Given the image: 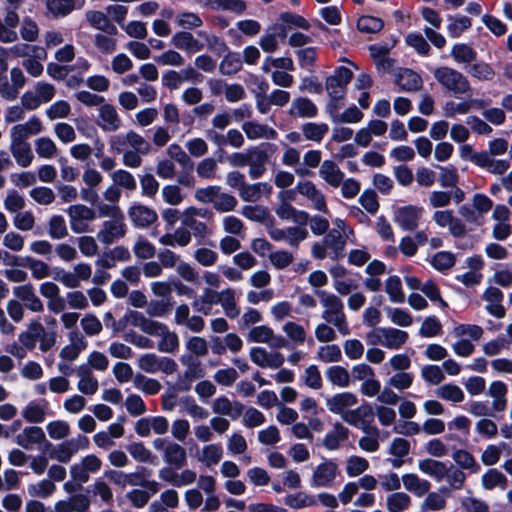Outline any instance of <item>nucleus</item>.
Segmentation results:
<instances>
[{
	"mask_svg": "<svg viewBox=\"0 0 512 512\" xmlns=\"http://www.w3.org/2000/svg\"><path fill=\"white\" fill-rule=\"evenodd\" d=\"M357 403V395L349 391L336 393L325 398V405L332 414L339 415L344 422L351 426L366 430L368 419L373 418V409L367 403L352 409Z\"/></svg>",
	"mask_w": 512,
	"mask_h": 512,
	"instance_id": "1",
	"label": "nucleus"
},
{
	"mask_svg": "<svg viewBox=\"0 0 512 512\" xmlns=\"http://www.w3.org/2000/svg\"><path fill=\"white\" fill-rule=\"evenodd\" d=\"M42 131L43 124L36 116L30 117L25 123L15 124L10 128L9 151L18 166L27 168L32 164L34 154L27 140L30 136L38 135Z\"/></svg>",
	"mask_w": 512,
	"mask_h": 512,
	"instance_id": "2",
	"label": "nucleus"
},
{
	"mask_svg": "<svg viewBox=\"0 0 512 512\" xmlns=\"http://www.w3.org/2000/svg\"><path fill=\"white\" fill-rule=\"evenodd\" d=\"M315 295L323 308L322 319L330 323L343 336L350 334V327L341 298L326 290H316Z\"/></svg>",
	"mask_w": 512,
	"mask_h": 512,
	"instance_id": "3",
	"label": "nucleus"
},
{
	"mask_svg": "<svg viewBox=\"0 0 512 512\" xmlns=\"http://www.w3.org/2000/svg\"><path fill=\"white\" fill-rule=\"evenodd\" d=\"M433 76L446 91L458 95H470L472 88L468 78L460 71L440 66L434 69Z\"/></svg>",
	"mask_w": 512,
	"mask_h": 512,
	"instance_id": "4",
	"label": "nucleus"
},
{
	"mask_svg": "<svg viewBox=\"0 0 512 512\" xmlns=\"http://www.w3.org/2000/svg\"><path fill=\"white\" fill-rule=\"evenodd\" d=\"M18 341L29 351H32L39 341V349L46 352L55 345L56 335L54 332L46 331L38 320H33L27 325L26 330L18 335Z\"/></svg>",
	"mask_w": 512,
	"mask_h": 512,
	"instance_id": "5",
	"label": "nucleus"
},
{
	"mask_svg": "<svg viewBox=\"0 0 512 512\" xmlns=\"http://www.w3.org/2000/svg\"><path fill=\"white\" fill-rule=\"evenodd\" d=\"M346 240L339 230H330L322 240L313 243L311 255L317 260H338L344 255Z\"/></svg>",
	"mask_w": 512,
	"mask_h": 512,
	"instance_id": "6",
	"label": "nucleus"
},
{
	"mask_svg": "<svg viewBox=\"0 0 512 512\" xmlns=\"http://www.w3.org/2000/svg\"><path fill=\"white\" fill-rule=\"evenodd\" d=\"M353 77L352 71L344 66L338 67L326 79V90L330 97L329 102H340L346 95L347 85Z\"/></svg>",
	"mask_w": 512,
	"mask_h": 512,
	"instance_id": "7",
	"label": "nucleus"
},
{
	"mask_svg": "<svg viewBox=\"0 0 512 512\" xmlns=\"http://www.w3.org/2000/svg\"><path fill=\"white\" fill-rule=\"evenodd\" d=\"M209 215L210 212L205 208L190 206L181 213V223L186 229H190L195 237L204 238L211 232L208 226L198 218H207Z\"/></svg>",
	"mask_w": 512,
	"mask_h": 512,
	"instance_id": "8",
	"label": "nucleus"
},
{
	"mask_svg": "<svg viewBox=\"0 0 512 512\" xmlns=\"http://www.w3.org/2000/svg\"><path fill=\"white\" fill-rule=\"evenodd\" d=\"M71 230L76 234L90 231L89 223L97 217L96 211L83 204H74L66 209Z\"/></svg>",
	"mask_w": 512,
	"mask_h": 512,
	"instance_id": "9",
	"label": "nucleus"
},
{
	"mask_svg": "<svg viewBox=\"0 0 512 512\" xmlns=\"http://www.w3.org/2000/svg\"><path fill=\"white\" fill-rule=\"evenodd\" d=\"M248 340L253 343L266 344L271 349L286 348L289 341L280 334H276L267 325L254 326L248 333Z\"/></svg>",
	"mask_w": 512,
	"mask_h": 512,
	"instance_id": "10",
	"label": "nucleus"
},
{
	"mask_svg": "<svg viewBox=\"0 0 512 512\" xmlns=\"http://www.w3.org/2000/svg\"><path fill=\"white\" fill-rule=\"evenodd\" d=\"M424 209L416 205H406L395 209L393 220L404 231L418 229Z\"/></svg>",
	"mask_w": 512,
	"mask_h": 512,
	"instance_id": "11",
	"label": "nucleus"
},
{
	"mask_svg": "<svg viewBox=\"0 0 512 512\" xmlns=\"http://www.w3.org/2000/svg\"><path fill=\"white\" fill-rule=\"evenodd\" d=\"M339 474V468L333 460L318 464L312 472L310 486L313 488L331 487Z\"/></svg>",
	"mask_w": 512,
	"mask_h": 512,
	"instance_id": "12",
	"label": "nucleus"
},
{
	"mask_svg": "<svg viewBox=\"0 0 512 512\" xmlns=\"http://www.w3.org/2000/svg\"><path fill=\"white\" fill-rule=\"evenodd\" d=\"M250 360L263 369H278L284 362L285 357L282 353L274 350H267L261 346L251 347L249 350Z\"/></svg>",
	"mask_w": 512,
	"mask_h": 512,
	"instance_id": "13",
	"label": "nucleus"
},
{
	"mask_svg": "<svg viewBox=\"0 0 512 512\" xmlns=\"http://www.w3.org/2000/svg\"><path fill=\"white\" fill-rule=\"evenodd\" d=\"M88 447V438L79 435L76 438L66 440L56 445L51 451L50 457L58 462L68 463L79 450L87 449Z\"/></svg>",
	"mask_w": 512,
	"mask_h": 512,
	"instance_id": "14",
	"label": "nucleus"
},
{
	"mask_svg": "<svg viewBox=\"0 0 512 512\" xmlns=\"http://www.w3.org/2000/svg\"><path fill=\"white\" fill-rule=\"evenodd\" d=\"M102 466V461L94 454L83 457L79 462L70 467V475L73 481L83 484L86 483L90 474L97 473Z\"/></svg>",
	"mask_w": 512,
	"mask_h": 512,
	"instance_id": "15",
	"label": "nucleus"
},
{
	"mask_svg": "<svg viewBox=\"0 0 512 512\" xmlns=\"http://www.w3.org/2000/svg\"><path fill=\"white\" fill-rule=\"evenodd\" d=\"M180 362L186 369L183 376L179 378L177 385L181 391H187L191 388V383L194 380L204 376V371L201 367V361L194 355L183 354L180 357Z\"/></svg>",
	"mask_w": 512,
	"mask_h": 512,
	"instance_id": "16",
	"label": "nucleus"
},
{
	"mask_svg": "<svg viewBox=\"0 0 512 512\" xmlns=\"http://www.w3.org/2000/svg\"><path fill=\"white\" fill-rule=\"evenodd\" d=\"M127 232L124 216L104 221L97 232V239L105 245H110L123 238Z\"/></svg>",
	"mask_w": 512,
	"mask_h": 512,
	"instance_id": "17",
	"label": "nucleus"
},
{
	"mask_svg": "<svg viewBox=\"0 0 512 512\" xmlns=\"http://www.w3.org/2000/svg\"><path fill=\"white\" fill-rule=\"evenodd\" d=\"M296 191L311 202L313 209L324 214L329 213L323 192L312 181H299L296 185Z\"/></svg>",
	"mask_w": 512,
	"mask_h": 512,
	"instance_id": "18",
	"label": "nucleus"
},
{
	"mask_svg": "<svg viewBox=\"0 0 512 512\" xmlns=\"http://www.w3.org/2000/svg\"><path fill=\"white\" fill-rule=\"evenodd\" d=\"M151 336L160 337L157 348L163 353H175L179 348V337L171 331L165 324L158 322L150 334Z\"/></svg>",
	"mask_w": 512,
	"mask_h": 512,
	"instance_id": "19",
	"label": "nucleus"
},
{
	"mask_svg": "<svg viewBox=\"0 0 512 512\" xmlns=\"http://www.w3.org/2000/svg\"><path fill=\"white\" fill-rule=\"evenodd\" d=\"M97 125L104 132H115L121 127V119L112 104L103 103L99 106Z\"/></svg>",
	"mask_w": 512,
	"mask_h": 512,
	"instance_id": "20",
	"label": "nucleus"
},
{
	"mask_svg": "<svg viewBox=\"0 0 512 512\" xmlns=\"http://www.w3.org/2000/svg\"><path fill=\"white\" fill-rule=\"evenodd\" d=\"M209 293L212 294V297L208 303L215 302L220 304L227 317L235 319L240 315V309L235 300V291L232 288H227L215 293L209 291Z\"/></svg>",
	"mask_w": 512,
	"mask_h": 512,
	"instance_id": "21",
	"label": "nucleus"
},
{
	"mask_svg": "<svg viewBox=\"0 0 512 512\" xmlns=\"http://www.w3.org/2000/svg\"><path fill=\"white\" fill-rule=\"evenodd\" d=\"M340 102H328L326 111L334 123H358L363 118V113L355 106L347 108L344 112L338 113Z\"/></svg>",
	"mask_w": 512,
	"mask_h": 512,
	"instance_id": "22",
	"label": "nucleus"
},
{
	"mask_svg": "<svg viewBox=\"0 0 512 512\" xmlns=\"http://www.w3.org/2000/svg\"><path fill=\"white\" fill-rule=\"evenodd\" d=\"M286 38L285 28L282 25H272L266 29L259 39L261 49L266 53L275 52L279 44Z\"/></svg>",
	"mask_w": 512,
	"mask_h": 512,
	"instance_id": "23",
	"label": "nucleus"
},
{
	"mask_svg": "<svg viewBox=\"0 0 512 512\" xmlns=\"http://www.w3.org/2000/svg\"><path fill=\"white\" fill-rule=\"evenodd\" d=\"M51 414L49 403L44 399L28 402L21 411L22 417L29 423H41Z\"/></svg>",
	"mask_w": 512,
	"mask_h": 512,
	"instance_id": "24",
	"label": "nucleus"
},
{
	"mask_svg": "<svg viewBox=\"0 0 512 512\" xmlns=\"http://www.w3.org/2000/svg\"><path fill=\"white\" fill-rule=\"evenodd\" d=\"M13 294L18 300L24 303V306L32 312H41L44 305L36 295L32 284H24L13 288Z\"/></svg>",
	"mask_w": 512,
	"mask_h": 512,
	"instance_id": "25",
	"label": "nucleus"
},
{
	"mask_svg": "<svg viewBox=\"0 0 512 512\" xmlns=\"http://www.w3.org/2000/svg\"><path fill=\"white\" fill-rule=\"evenodd\" d=\"M320 178L332 188H338L345 177L344 172L332 160H324L319 168Z\"/></svg>",
	"mask_w": 512,
	"mask_h": 512,
	"instance_id": "26",
	"label": "nucleus"
},
{
	"mask_svg": "<svg viewBox=\"0 0 512 512\" xmlns=\"http://www.w3.org/2000/svg\"><path fill=\"white\" fill-rule=\"evenodd\" d=\"M483 299L487 302L485 309L490 315L496 318L505 316V308L502 305L503 293L499 288L488 287L483 293Z\"/></svg>",
	"mask_w": 512,
	"mask_h": 512,
	"instance_id": "27",
	"label": "nucleus"
},
{
	"mask_svg": "<svg viewBox=\"0 0 512 512\" xmlns=\"http://www.w3.org/2000/svg\"><path fill=\"white\" fill-rule=\"evenodd\" d=\"M128 215L132 223L141 228H145L153 224L157 218V213L144 205L134 204L128 210Z\"/></svg>",
	"mask_w": 512,
	"mask_h": 512,
	"instance_id": "28",
	"label": "nucleus"
},
{
	"mask_svg": "<svg viewBox=\"0 0 512 512\" xmlns=\"http://www.w3.org/2000/svg\"><path fill=\"white\" fill-rule=\"evenodd\" d=\"M76 374L79 378L77 389L84 395H94L99 388L98 379L93 375L91 369L87 365H80Z\"/></svg>",
	"mask_w": 512,
	"mask_h": 512,
	"instance_id": "29",
	"label": "nucleus"
},
{
	"mask_svg": "<svg viewBox=\"0 0 512 512\" xmlns=\"http://www.w3.org/2000/svg\"><path fill=\"white\" fill-rule=\"evenodd\" d=\"M69 340L70 343L61 349L59 356L63 361L72 362L76 360L81 351L86 348L87 342L83 336L76 331L69 334Z\"/></svg>",
	"mask_w": 512,
	"mask_h": 512,
	"instance_id": "30",
	"label": "nucleus"
},
{
	"mask_svg": "<svg viewBox=\"0 0 512 512\" xmlns=\"http://www.w3.org/2000/svg\"><path fill=\"white\" fill-rule=\"evenodd\" d=\"M212 410L215 414L226 415L235 420L242 415L244 406L238 401L221 396L213 401Z\"/></svg>",
	"mask_w": 512,
	"mask_h": 512,
	"instance_id": "31",
	"label": "nucleus"
},
{
	"mask_svg": "<svg viewBox=\"0 0 512 512\" xmlns=\"http://www.w3.org/2000/svg\"><path fill=\"white\" fill-rule=\"evenodd\" d=\"M508 386L500 380L492 381L489 385L487 395L493 399L492 409L496 412H503L508 404Z\"/></svg>",
	"mask_w": 512,
	"mask_h": 512,
	"instance_id": "32",
	"label": "nucleus"
},
{
	"mask_svg": "<svg viewBox=\"0 0 512 512\" xmlns=\"http://www.w3.org/2000/svg\"><path fill=\"white\" fill-rule=\"evenodd\" d=\"M401 480L404 489L416 497L424 496L431 489V483L426 479L420 478L415 473L403 474Z\"/></svg>",
	"mask_w": 512,
	"mask_h": 512,
	"instance_id": "33",
	"label": "nucleus"
},
{
	"mask_svg": "<svg viewBox=\"0 0 512 512\" xmlns=\"http://www.w3.org/2000/svg\"><path fill=\"white\" fill-rule=\"evenodd\" d=\"M242 130L250 140L269 139L273 140L277 137V132L272 127L260 124L255 121H247L243 123Z\"/></svg>",
	"mask_w": 512,
	"mask_h": 512,
	"instance_id": "34",
	"label": "nucleus"
},
{
	"mask_svg": "<svg viewBox=\"0 0 512 512\" xmlns=\"http://www.w3.org/2000/svg\"><path fill=\"white\" fill-rule=\"evenodd\" d=\"M289 114L299 118H314L318 114V108L309 98L298 97L292 101Z\"/></svg>",
	"mask_w": 512,
	"mask_h": 512,
	"instance_id": "35",
	"label": "nucleus"
},
{
	"mask_svg": "<svg viewBox=\"0 0 512 512\" xmlns=\"http://www.w3.org/2000/svg\"><path fill=\"white\" fill-rule=\"evenodd\" d=\"M271 193L272 186L267 182L246 183L239 196L244 202H257L262 196H269Z\"/></svg>",
	"mask_w": 512,
	"mask_h": 512,
	"instance_id": "36",
	"label": "nucleus"
},
{
	"mask_svg": "<svg viewBox=\"0 0 512 512\" xmlns=\"http://www.w3.org/2000/svg\"><path fill=\"white\" fill-rule=\"evenodd\" d=\"M276 215L283 220H292L299 225H306L310 219L309 214L303 210H297L286 201L280 202L275 209Z\"/></svg>",
	"mask_w": 512,
	"mask_h": 512,
	"instance_id": "37",
	"label": "nucleus"
},
{
	"mask_svg": "<svg viewBox=\"0 0 512 512\" xmlns=\"http://www.w3.org/2000/svg\"><path fill=\"white\" fill-rule=\"evenodd\" d=\"M192 241V233L185 227H179L172 233H166L159 238V243L164 246L186 247Z\"/></svg>",
	"mask_w": 512,
	"mask_h": 512,
	"instance_id": "38",
	"label": "nucleus"
},
{
	"mask_svg": "<svg viewBox=\"0 0 512 512\" xmlns=\"http://www.w3.org/2000/svg\"><path fill=\"white\" fill-rule=\"evenodd\" d=\"M447 468L446 463L431 458L418 461V469L422 473L434 478L437 482H441L445 478Z\"/></svg>",
	"mask_w": 512,
	"mask_h": 512,
	"instance_id": "39",
	"label": "nucleus"
},
{
	"mask_svg": "<svg viewBox=\"0 0 512 512\" xmlns=\"http://www.w3.org/2000/svg\"><path fill=\"white\" fill-rule=\"evenodd\" d=\"M86 20L95 29L105 32L109 35H116L118 30L110 21L107 15L101 11H87Z\"/></svg>",
	"mask_w": 512,
	"mask_h": 512,
	"instance_id": "40",
	"label": "nucleus"
},
{
	"mask_svg": "<svg viewBox=\"0 0 512 512\" xmlns=\"http://www.w3.org/2000/svg\"><path fill=\"white\" fill-rule=\"evenodd\" d=\"M222 456L223 448L218 443L204 445L196 454L197 460L207 467L218 464Z\"/></svg>",
	"mask_w": 512,
	"mask_h": 512,
	"instance_id": "41",
	"label": "nucleus"
},
{
	"mask_svg": "<svg viewBox=\"0 0 512 512\" xmlns=\"http://www.w3.org/2000/svg\"><path fill=\"white\" fill-rule=\"evenodd\" d=\"M383 347L389 350L400 349L408 340V333L393 327H384Z\"/></svg>",
	"mask_w": 512,
	"mask_h": 512,
	"instance_id": "42",
	"label": "nucleus"
},
{
	"mask_svg": "<svg viewBox=\"0 0 512 512\" xmlns=\"http://www.w3.org/2000/svg\"><path fill=\"white\" fill-rule=\"evenodd\" d=\"M411 504V497L403 491L390 493L385 500V507L388 512H406Z\"/></svg>",
	"mask_w": 512,
	"mask_h": 512,
	"instance_id": "43",
	"label": "nucleus"
},
{
	"mask_svg": "<svg viewBox=\"0 0 512 512\" xmlns=\"http://www.w3.org/2000/svg\"><path fill=\"white\" fill-rule=\"evenodd\" d=\"M45 437L42 428L37 426L25 427L21 433H19L15 442L25 448L30 449L34 444L41 442Z\"/></svg>",
	"mask_w": 512,
	"mask_h": 512,
	"instance_id": "44",
	"label": "nucleus"
},
{
	"mask_svg": "<svg viewBox=\"0 0 512 512\" xmlns=\"http://www.w3.org/2000/svg\"><path fill=\"white\" fill-rule=\"evenodd\" d=\"M348 438V429L341 423H336L323 438V446L330 451L337 450L340 444Z\"/></svg>",
	"mask_w": 512,
	"mask_h": 512,
	"instance_id": "45",
	"label": "nucleus"
},
{
	"mask_svg": "<svg viewBox=\"0 0 512 512\" xmlns=\"http://www.w3.org/2000/svg\"><path fill=\"white\" fill-rule=\"evenodd\" d=\"M85 0H47L46 6L54 16H65L74 9L83 7Z\"/></svg>",
	"mask_w": 512,
	"mask_h": 512,
	"instance_id": "46",
	"label": "nucleus"
},
{
	"mask_svg": "<svg viewBox=\"0 0 512 512\" xmlns=\"http://www.w3.org/2000/svg\"><path fill=\"white\" fill-rule=\"evenodd\" d=\"M267 161V154L266 152L254 148L250 150V156H249V162L247 165L249 166V176L252 179L260 178L266 168H265V162Z\"/></svg>",
	"mask_w": 512,
	"mask_h": 512,
	"instance_id": "47",
	"label": "nucleus"
},
{
	"mask_svg": "<svg viewBox=\"0 0 512 512\" xmlns=\"http://www.w3.org/2000/svg\"><path fill=\"white\" fill-rule=\"evenodd\" d=\"M451 57L459 65L469 66L477 58L476 51L465 43L454 44L451 48Z\"/></svg>",
	"mask_w": 512,
	"mask_h": 512,
	"instance_id": "48",
	"label": "nucleus"
},
{
	"mask_svg": "<svg viewBox=\"0 0 512 512\" xmlns=\"http://www.w3.org/2000/svg\"><path fill=\"white\" fill-rule=\"evenodd\" d=\"M20 264L28 268L32 277L36 280H41L51 276L49 265L40 259L26 256L21 259Z\"/></svg>",
	"mask_w": 512,
	"mask_h": 512,
	"instance_id": "49",
	"label": "nucleus"
},
{
	"mask_svg": "<svg viewBox=\"0 0 512 512\" xmlns=\"http://www.w3.org/2000/svg\"><path fill=\"white\" fill-rule=\"evenodd\" d=\"M507 484L506 476L495 468L489 469L481 477V486L484 490L490 491L495 488L504 490Z\"/></svg>",
	"mask_w": 512,
	"mask_h": 512,
	"instance_id": "50",
	"label": "nucleus"
},
{
	"mask_svg": "<svg viewBox=\"0 0 512 512\" xmlns=\"http://www.w3.org/2000/svg\"><path fill=\"white\" fill-rule=\"evenodd\" d=\"M396 84L404 91H416L422 86V79L416 72L402 69L396 77Z\"/></svg>",
	"mask_w": 512,
	"mask_h": 512,
	"instance_id": "51",
	"label": "nucleus"
},
{
	"mask_svg": "<svg viewBox=\"0 0 512 512\" xmlns=\"http://www.w3.org/2000/svg\"><path fill=\"white\" fill-rule=\"evenodd\" d=\"M173 46L180 50L195 53L202 49L200 42L189 32H177L171 39Z\"/></svg>",
	"mask_w": 512,
	"mask_h": 512,
	"instance_id": "52",
	"label": "nucleus"
},
{
	"mask_svg": "<svg viewBox=\"0 0 512 512\" xmlns=\"http://www.w3.org/2000/svg\"><path fill=\"white\" fill-rule=\"evenodd\" d=\"M328 381L339 388H347L351 384V376L349 371L343 366L334 365L325 371Z\"/></svg>",
	"mask_w": 512,
	"mask_h": 512,
	"instance_id": "53",
	"label": "nucleus"
},
{
	"mask_svg": "<svg viewBox=\"0 0 512 512\" xmlns=\"http://www.w3.org/2000/svg\"><path fill=\"white\" fill-rule=\"evenodd\" d=\"M453 461L464 470L476 474L480 471L481 467L474 458V456L464 449H456L452 453Z\"/></svg>",
	"mask_w": 512,
	"mask_h": 512,
	"instance_id": "54",
	"label": "nucleus"
},
{
	"mask_svg": "<svg viewBox=\"0 0 512 512\" xmlns=\"http://www.w3.org/2000/svg\"><path fill=\"white\" fill-rule=\"evenodd\" d=\"M301 131L306 140L320 143L329 131L326 123L307 122L301 126Z\"/></svg>",
	"mask_w": 512,
	"mask_h": 512,
	"instance_id": "55",
	"label": "nucleus"
},
{
	"mask_svg": "<svg viewBox=\"0 0 512 512\" xmlns=\"http://www.w3.org/2000/svg\"><path fill=\"white\" fill-rule=\"evenodd\" d=\"M478 167L485 169L489 173L502 175L509 169L510 164L507 160L492 158L490 154L485 151Z\"/></svg>",
	"mask_w": 512,
	"mask_h": 512,
	"instance_id": "56",
	"label": "nucleus"
},
{
	"mask_svg": "<svg viewBox=\"0 0 512 512\" xmlns=\"http://www.w3.org/2000/svg\"><path fill=\"white\" fill-rule=\"evenodd\" d=\"M466 70L472 78L478 81H491L495 76L493 68L483 61L472 62Z\"/></svg>",
	"mask_w": 512,
	"mask_h": 512,
	"instance_id": "57",
	"label": "nucleus"
},
{
	"mask_svg": "<svg viewBox=\"0 0 512 512\" xmlns=\"http://www.w3.org/2000/svg\"><path fill=\"white\" fill-rule=\"evenodd\" d=\"M435 394L438 398L452 403H461L465 398L463 390L455 384L441 385L435 390Z\"/></svg>",
	"mask_w": 512,
	"mask_h": 512,
	"instance_id": "58",
	"label": "nucleus"
},
{
	"mask_svg": "<svg viewBox=\"0 0 512 512\" xmlns=\"http://www.w3.org/2000/svg\"><path fill=\"white\" fill-rule=\"evenodd\" d=\"M372 419H368V427L364 430L367 435L359 439V447L366 452H375L379 449V430L377 427L372 426Z\"/></svg>",
	"mask_w": 512,
	"mask_h": 512,
	"instance_id": "59",
	"label": "nucleus"
},
{
	"mask_svg": "<svg viewBox=\"0 0 512 512\" xmlns=\"http://www.w3.org/2000/svg\"><path fill=\"white\" fill-rule=\"evenodd\" d=\"M164 460L178 468L182 467L186 462V451L177 443H169L164 450Z\"/></svg>",
	"mask_w": 512,
	"mask_h": 512,
	"instance_id": "60",
	"label": "nucleus"
},
{
	"mask_svg": "<svg viewBox=\"0 0 512 512\" xmlns=\"http://www.w3.org/2000/svg\"><path fill=\"white\" fill-rule=\"evenodd\" d=\"M300 381L313 390H318L323 385L321 372L315 364H311L304 369L300 375Z\"/></svg>",
	"mask_w": 512,
	"mask_h": 512,
	"instance_id": "61",
	"label": "nucleus"
},
{
	"mask_svg": "<svg viewBox=\"0 0 512 512\" xmlns=\"http://www.w3.org/2000/svg\"><path fill=\"white\" fill-rule=\"evenodd\" d=\"M127 322L139 328L146 334H151L158 323V321H154L152 319L146 318L142 313L137 311H131L126 315Z\"/></svg>",
	"mask_w": 512,
	"mask_h": 512,
	"instance_id": "62",
	"label": "nucleus"
},
{
	"mask_svg": "<svg viewBox=\"0 0 512 512\" xmlns=\"http://www.w3.org/2000/svg\"><path fill=\"white\" fill-rule=\"evenodd\" d=\"M242 68V58L239 53L229 52L222 59L219 70L223 75H233Z\"/></svg>",
	"mask_w": 512,
	"mask_h": 512,
	"instance_id": "63",
	"label": "nucleus"
},
{
	"mask_svg": "<svg viewBox=\"0 0 512 512\" xmlns=\"http://www.w3.org/2000/svg\"><path fill=\"white\" fill-rule=\"evenodd\" d=\"M316 358L324 363H336L342 360V351L336 344L323 345L318 348Z\"/></svg>",
	"mask_w": 512,
	"mask_h": 512,
	"instance_id": "64",
	"label": "nucleus"
}]
</instances>
